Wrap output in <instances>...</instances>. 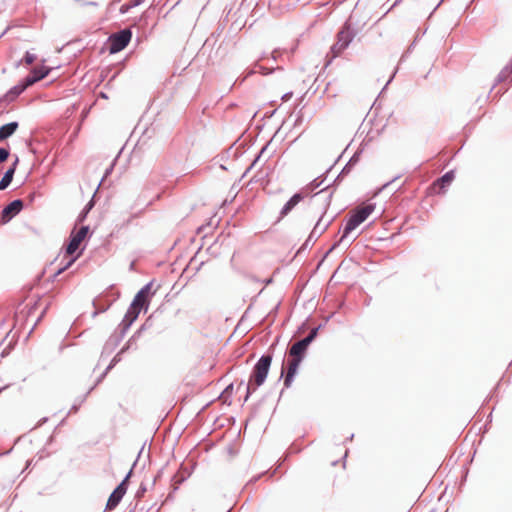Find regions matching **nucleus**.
<instances>
[{
  "mask_svg": "<svg viewBox=\"0 0 512 512\" xmlns=\"http://www.w3.org/2000/svg\"><path fill=\"white\" fill-rule=\"evenodd\" d=\"M272 362V357L270 355L262 356L252 371L248 386H247V395L246 400L248 399L251 392L255 391L257 387L261 386L268 375L270 365Z\"/></svg>",
  "mask_w": 512,
  "mask_h": 512,
  "instance_id": "f03ea898",
  "label": "nucleus"
},
{
  "mask_svg": "<svg viewBox=\"0 0 512 512\" xmlns=\"http://www.w3.org/2000/svg\"><path fill=\"white\" fill-rule=\"evenodd\" d=\"M18 128L17 122H10L0 127V141L7 139Z\"/></svg>",
  "mask_w": 512,
  "mask_h": 512,
  "instance_id": "4468645a",
  "label": "nucleus"
},
{
  "mask_svg": "<svg viewBox=\"0 0 512 512\" xmlns=\"http://www.w3.org/2000/svg\"><path fill=\"white\" fill-rule=\"evenodd\" d=\"M353 35L349 27H343L337 35V43L340 44V49H346L352 41Z\"/></svg>",
  "mask_w": 512,
  "mask_h": 512,
  "instance_id": "9b49d317",
  "label": "nucleus"
},
{
  "mask_svg": "<svg viewBox=\"0 0 512 512\" xmlns=\"http://www.w3.org/2000/svg\"><path fill=\"white\" fill-rule=\"evenodd\" d=\"M14 171H15L14 168H10L9 170L6 171V173L4 174V176L2 177V179L0 181V190H4L9 186V184L11 183V181L13 179Z\"/></svg>",
  "mask_w": 512,
  "mask_h": 512,
  "instance_id": "2eb2a0df",
  "label": "nucleus"
},
{
  "mask_svg": "<svg viewBox=\"0 0 512 512\" xmlns=\"http://www.w3.org/2000/svg\"><path fill=\"white\" fill-rule=\"evenodd\" d=\"M345 49H340V44L337 42L332 46L331 52L333 53V57H337L340 55Z\"/></svg>",
  "mask_w": 512,
  "mask_h": 512,
  "instance_id": "f3484780",
  "label": "nucleus"
},
{
  "mask_svg": "<svg viewBox=\"0 0 512 512\" xmlns=\"http://www.w3.org/2000/svg\"><path fill=\"white\" fill-rule=\"evenodd\" d=\"M327 226L328 224H322L320 219L313 228L310 237L320 236L326 230Z\"/></svg>",
  "mask_w": 512,
  "mask_h": 512,
  "instance_id": "dca6fc26",
  "label": "nucleus"
},
{
  "mask_svg": "<svg viewBox=\"0 0 512 512\" xmlns=\"http://www.w3.org/2000/svg\"><path fill=\"white\" fill-rule=\"evenodd\" d=\"M151 289V284H147L144 286L134 297L131 305L139 309H147L149 304V293Z\"/></svg>",
  "mask_w": 512,
  "mask_h": 512,
  "instance_id": "0eeeda50",
  "label": "nucleus"
},
{
  "mask_svg": "<svg viewBox=\"0 0 512 512\" xmlns=\"http://www.w3.org/2000/svg\"><path fill=\"white\" fill-rule=\"evenodd\" d=\"M131 8V5L129 3H125L120 7L121 13H126Z\"/></svg>",
  "mask_w": 512,
  "mask_h": 512,
  "instance_id": "aec40b11",
  "label": "nucleus"
},
{
  "mask_svg": "<svg viewBox=\"0 0 512 512\" xmlns=\"http://www.w3.org/2000/svg\"><path fill=\"white\" fill-rule=\"evenodd\" d=\"M35 60V56L30 54V53H27L26 56H25V62L30 65L34 62Z\"/></svg>",
  "mask_w": 512,
  "mask_h": 512,
  "instance_id": "6ab92c4d",
  "label": "nucleus"
},
{
  "mask_svg": "<svg viewBox=\"0 0 512 512\" xmlns=\"http://www.w3.org/2000/svg\"><path fill=\"white\" fill-rule=\"evenodd\" d=\"M454 180V173L452 171L447 172L444 174L441 178H439L436 182L433 184V188L436 189L439 187V191L437 193H441L442 189H444L446 186L450 185V183Z\"/></svg>",
  "mask_w": 512,
  "mask_h": 512,
  "instance_id": "ddd939ff",
  "label": "nucleus"
},
{
  "mask_svg": "<svg viewBox=\"0 0 512 512\" xmlns=\"http://www.w3.org/2000/svg\"><path fill=\"white\" fill-rule=\"evenodd\" d=\"M49 71L50 69L44 66L34 68L32 70L31 75L25 79V82L24 84H22V87L19 89V91L25 90L27 87L31 86L35 82L42 80L44 77L48 75Z\"/></svg>",
  "mask_w": 512,
  "mask_h": 512,
  "instance_id": "6e6552de",
  "label": "nucleus"
},
{
  "mask_svg": "<svg viewBox=\"0 0 512 512\" xmlns=\"http://www.w3.org/2000/svg\"><path fill=\"white\" fill-rule=\"evenodd\" d=\"M92 205H93L92 202H90L88 209H90L92 207Z\"/></svg>",
  "mask_w": 512,
  "mask_h": 512,
  "instance_id": "a878e982",
  "label": "nucleus"
},
{
  "mask_svg": "<svg viewBox=\"0 0 512 512\" xmlns=\"http://www.w3.org/2000/svg\"><path fill=\"white\" fill-rule=\"evenodd\" d=\"M375 206L373 204H363L357 207L350 215L344 230L340 242L344 241L350 233L355 230L361 223H363L374 211Z\"/></svg>",
  "mask_w": 512,
  "mask_h": 512,
  "instance_id": "7ed1b4c3",
  "label": "nucleus"
},
{
  "mask_svg": "<svg viewBox=\"0 0 512 512\" xmlns=\"http://www.w3.org/2000/svg\"><path fill=\"white\" fill-rule=\"evenodd\" d=\"M128 477L129 476H127L110 495L106 505V508L108 510H113L114 508H116V506L120 503L121 499L125 495L127 491Z\"/></svg>",
  "mask_w": 512,
  "mask_h": 512,
  "instance_id": "423d86ee",
  "label": "nucleus"
},
{
  "mask_svg": "<svg viewBox=\"0 0 512 512\" xmlns=\"http://www.w3.org/2000/svg\"><path fill=\"white\" fill-rule=\"evenodd\" d=\"M141 2H142V0H130L128 3L131 5V8H132V7L139 5Z\"/></svg>",
  "mask_w": 512,
  "mask_h": 512,
  "instance_id": "5701e85b",
  "label": "nucleus"
},
{
  "mask_svg": "<svg viewBox=\"0 0 512 512\" xmlns=\"http://www.w3.org/2000/svg\"><path fill=\"white\" fill-rule=\"evenodd\" d=\"M23 208V202L21 200H14L7 205L2 211V220L4 222L9 221L12 217L17 215Z\"/></svg>",
  "mask_w": 512,
  "mask_h": 512,
  "instance_id": "1a4fd4ad",
  "label": "nucleus"
},
{
  "mask_svg": "<svg viewBox=\"0 0 512 512\" xmlns=\"http://www.w3.org/2000/svg\"><path fill=\"white\" fill-rule=\"evenodd\" d=\"M317 334V331L313 329L307 337L294 343L289 350V359L287 361V373L284 379L285 387H289L293 381L294 376L297 373L299 364L301 363L304 354L313 341Z\"/></svg>",
  "mask_w": 512,
  "mask_h": 512,
  "instance_id": "f257e3e1",
  "label": "nucleus"
},
{
  "mask_svg": "<svg viewBox=\"0 0 512 512\" xmlns=\"http://www.w3.org/2000/svg\"><path fill=\"white\" fill-rule=\"evenodd\" d=\"M303 199L304 195L302 193L294 194L281 209L280 218L286 217Z\"/></svg>",
  "mask_w": 512,
  "mask_h": 512,
  "instance_id": "9d476101",
  "label": "nucleus"
},
{
  "mask_svg": "<svg viewBox=\"0 0 512 512\" xmlns=\"http://www.w3.org/2000/svg\"><path fill=\"white\" fill-rule=\"evenodd\" d=\"M89 228L82 226L79 230H73L70 234V241L66 247V254L72 256L80 247L81 243L87 237Z\"/></svg>",
  "mask_w": 512,
  "mask_h": 512,
  "instance_id": "39448f33",
  "label": "nucleus"
},
{
  "mask_svg": "<svg viewBox=\"0 0 512 512\" xmlns=\"http://www.w3.org/2000/svg\"><path fill=\"white\" fill-rule=\"evenodd\" d=\"M76 257L75 258H72L71 260H69V262L67 263V265L65 267H63L62 269H59L57 274H60L62 273L65 269H67L68 267H70L72 265V263L75 261Z\"/></svg>",
  "mask_w": 512,
  "mask_h": 512,
  "instance_id": "412c9836",
  "label": "nucleus"
},
{
  "mask_svg": "<svg viewBox=\"0 0 512 512\" xmlns=\"http://www.w3.org/2000/svg\"><path fill=\"white\" fill-rule=\"evenodd\" d=\"M9 156L8 150L0 148V162L5 161Z\"/></svg>",
  "mask_w": 512,
  "mask_h": 512,
  "instance_id": "a211bd4d",
  "label": "nucleus"
},
{
  "mask_svg": "<svg viewBox=\"0 0 512 512\" xmlns=\"http://www.w3.org/2000/svg\"><path fill=\"white\" fill-rule=\"evenodd\" d=\"M389 121L396 122V119H395V118H393V117H390V118H389Z\"/></svg>",
  "mask_w": 512,
  "mask_h": 512,
  "instance_id": "b1692460",
  "label": "nucleus"
},
{
  "mask_svg": "<svg viewBox=\"0 0 512 512\" xmlns=\"http://www.w3.org/2000/svg\"><path fill=\"white\" fill-rule=\"evenodd\" d=\"M132 33L130 30L125 29L115 33L109 37V51L110 53H117L123 50L130 42Z\"/></svg>",
  "mask_w": 512,
  "mask_h": 512,
  "instance_id": "20e7f679",
  "label": "nucleus"
},
{
  "mask_svg": "<svg viewBox=\"0 0 512 512\" xmlns=\"http://www.w3.org/2000/svg\"><path fill=\"white\" fill-rule=\"evenodd\" d=\"M22 87V85H19V86H15L11 92L14 93L15 95H19L20 93H22L24 90H21L19 91V89Z\"/></svg>",
  "mask_w": 512,
  "mask_h": 512,
  "instance_id": "4be33fe9",
  "label": "nucleus"
},
{
  "mask_svg": "<svg viewBox=\"0 0 512 512\" xmlns=\"http://www.w3.org/2000/svg\"><path fill=\"white\" fill-rule=\"evenodd\" d=\"M284 374V366L282 367V370H281V376Z\"/></svg>",
  "mask_w": 512,
  "mask_h": 512,
  "instance_id": "393cba45",
  "label": "nucleus"
},
{
  "mask_svg": "<svg viewBox=\"0 0 512 512\" xmlns=\"http://www.w3.org/2000/svg\"><path fill=\"white\" fill-rule=\"evenodd\" d=\"M140 312L141 311L139 309L130 305L122 321L124 327H129L138 318Z\"/></svg>",
  "mask_w": 512,
  "mask_h": 512,
  "instance_id": "f8f14e48",
  "label": "nucleus"
}]
</instances>
